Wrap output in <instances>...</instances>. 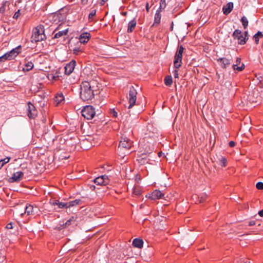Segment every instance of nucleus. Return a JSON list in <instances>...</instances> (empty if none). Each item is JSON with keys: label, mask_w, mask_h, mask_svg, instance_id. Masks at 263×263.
<instances>
[{"label": "nucleus", "mask_w": 263, "mask_h": 263, "mask_svg": "<svg viewBox=\"0 0 263 263\" xmlns=\"http://www.w3.org/2000/svg\"><path fill=\"white\" fill-rule=\"evenodd\" d=\"M96 83L94 81L90 82L84 81L81 85L80 98L84 102L89 103L94 98L96 89L97 86H95Z\"/></svg>", "instance_id": "f03ea898"}, {"label": "nucleus", "mask_w": 263, "mask_h": 263, "mask_svg": "<svg viewBox=\"0 0 263 263\" xmlns=\"http://www.w3.org/2000/svg\"><path fill=\"white\" fill-rule=\"evenodd\" d=\"M103 2H105L106 1H107L108 0H102Z\"/></svg>", "instance_id": "13d9d810"}, {"label": "nucleus", "mask_w": 263, "mask_h": 263, "mask_svg": "<svg viewBox=\"0 0 263 263\" xmlns=\"http://www.w3.org/2000/svg\"><path fill=\"white\" fill-rule=\"evenodd\" d=\"M64 101V97L62 92H58L53 98L54 106H57Z\"/></svg>", "instance_id": "dca6fc26"}, {"label": "nucleus", "mask_w": 263, "mask_h": 263, "mask_svg": "<svg viewBox=\"0 0 263 263\" xmlns=\"http://www.w3.org/2000/svg\"><path fill=\"white\" fill-rule=\"evenodd\" d=\"M91 36L88 32H84L82 33L79 37L80 42L81 43L85 44L88 42Z\"/></svg>", "instance_id": "aec40b11"}, {"label": "nucleus", "mask_w": 263, "mask_h": 263, "mask_svg": "<svg viewBox=\"0 0 263 263\" xmlns=\"http://www.w3.org/2000/svg\"><path fill=\"white\" fill-rule=\"evenodd\" d=\"M229 145L230 147H233L235 146V142L233 141H231L230 142H229Z\"/></svg>", "instance_id": "37998d69"}, {"label": "nucleus", "mask_w": 263, "mask_h": 263, "mask_svg": "<svg viewBox=\"0 0 263 263\" xmlns=\"http://www.w3.org/2000/svg\"><path fill=\"white\" fill-rule=\"evenodd\" d=\"M174 77L175 78H178V75H179L178 70L176 68L174 71Z\"/></svg>", "instance_id": "a19ab883"}, {"label": "nucleus", "mask_w": 263, "mask_h": 263, "mask_svg": "<svg viewBox=\"0 0 263 263\" xmlns=\"http://www.w3.org/2000/svg\"><path fill=\"white\" fill-rule=\"evenodd\" d=\"M90 188L92 189V190H94L95 189V186H93V185H92L90 186Z\"/></svg>", "instance_id": "4d7b16f0"}, {"label": "nucleus", "mask_w": 263, "mask_h": 263, "mask_svg": "<svg viewBox=\"0 0 263 263\" xmlns=\"http://www.w3.org/2000/svg\"><path fill=\"white\" fill-rule=\"evenodd\" d=\"M45 28L43 25H39L32 30V34L31 37V42L32 43H36L46 39V35L44 33Z\"/></svg>", "instance_id": "7ed1b4c3"}, {"label": "nucleus", "mask_w": 263, "mask_h": 263, "mask_svg": "<svg viewBox=\"0 0 263 263\" xmlns=\"http://www.w3.org/2000/svg\"><path fill=\"white\" fill-rule=\"evenodd\" d=\"M217 61L220 63L221 67L223 68H226L231 64V60L226 58H220Z\"/></svg>", "instance_id": "6ab92c4d"}, {"label": "nucleus", "mask_w": 263, "mask_h": 263, "mask_svg": "<svg viewBox=\"0 0 263 263\" xmlns=\"http://www.w3.org/2000/svg\"><path fill=\"white\" fill-rule=\"evenodd\" d=\"M20 46L14 48L12 50H11L10 51L7 52L5 53V57H6V59L8 60H10L12 59H13L15 57H16L18 54L19 53V48Z\"/></svg>", "instance_id": "2eb2a0df"}, {"label": "nucleus", "mask_w": 263, "mask_h": 263, "mask_svg": "<svg viewBox=\"0 0 263 263\" xmlns=\"http://www.w3.org/2000/svg\"><path fill=\"white\" fill-rule=\"evenodd\" d=\"M71 145L72 148L74 149L77 144V141H75L73 142L70 143L69 141H66L63 139L62 137L60 135L57 136L52 140V145L55 149H54L53 154V160L56 159L64 160L67 159L69 157V155L64 152V145Z\"/></svg>", "instance_id": "f257e3e1"}, {"label": "nucleus", "mask_w": 263, "mask_h": 263, "mask_svg": "<svg viewBox=\"0 0 263 263\" xmlns=\"http://www.w3.org/2000/svg\"><path fill=\"white\" fill-rule=\"evenodd\" d=\"M112 114L114 117H117L118 113L115 110L112 111Z\"/></svg>", "instance_id": "09e8293b"}, {"label": "nucleus", "mask_w": 263, "mask_h": 263, "mask_svg": "<svg viewBox=\"0 0 263 263\" xmlns=\"http://www.w3.org/2000/svg\"><path fill=\"white\" fill-rule=\"evenodd\" d=\"M164 194L159 190H156L154 191L149 196V198L152 200H156L161 198Z\"/></svg>", "instance_id": "a211bd4d"}, {"label": "nucleus", "mask_w": 263, "mask_h": 263, "mask_svg": "<svg viewBox=\"0 0 263 263\" xmlns=\"http://www.w3.org/2000/svg\"><path fill=\"white\" fill-rule=\"evenodd\" d=\"M173 27H174V23H173V22H172V23H171V26L170 28V30L171 31H173Z\"/></svg>", "instance_id": "5fc2aeb1"}, {"label": "nucleus", "mask_w": 263, "mask_h": 263, "mask_svg": "<svg viewBox=\"0 0 263 263\" xmlns=\"http://www.w3.org/2000/svg\"><path fill=\"white\" fill-rule=\"evenodd\" d=\"M133 193L137 196H140L141 194V191L139 189L135 188Z\"/></svg>", "instance_id": "e433bc0d"}, {"label": "nucleus", "mask_w": 263, "mask_h": 263, "mask_svg": "<svg viewBox=\"0 0 263 263\" xmlns=\"http://www.w3.org/2000/svg\"><path fill=\"white\" fill-rule=\"evenodd\" d=\"M10 157H7L0 160V169L6 163L9 162Z\"/></svg>", "instance_id": "2f4dec72"}, {"label": "nucleus", "mask_w": 263, "mask_h": 263, "mask_svg": "<svg viewBox=\"0 0 263 263\" xmlns=\"http://www.w3.org/2000/svg\"><path fill=\"white\" fill-rule=\"evenodd\" d=\"M146 11L147 12H148V11H149V6H148V3L146 4Z\"/></svg>", "instance_id": "6e6d98bb"}, {"label": "nucleus", "mask_w": 263, "mask_h": 263, "mask_svg": "<svg viewBox=\"0 0 263 263\" xmlns=\"http://www.w3.org/2000/svg\"><path fill=\"white\" fill-rule=\"evenodd\" d=\"M81 202L80 199H76L73 201H71L67 202L68 204V208H70L71 206H73L76 205H79Z\"/></svg>", "instance_id": "c756f323"}, {"label": "nucleus", "mask_w": 263, "mask_h": 263, "mask_svg": "<svg viewBox=\"0 0 263 263\" xmlns=\"http://www.w3.org/2000/svg\"><path fill=\"white\" fill-rule=\"evenodd\" d=\"M93 181L97 185H106L108 184L109 180L108 176L104 175L97 177L94 179Z\"/></svg>", "instance_id": "9b49d317"}, {"label": "nucleus", "mask_w": 263, "mask_h": 263, "mask_svg": "<svg viewBox=\"0 0 263 263\" xmlns=\"http://www.w3.org/2000/svg\"><path fill=\"white\" fill-rule=\"evenodd\" d=\"M71 224H72V222L70 221V220H69V219H68L66 221V222L63 226H64V227L65 228L66 227L70 226Z\"/></svg>", "instance_id": "79ce46f5"}, {"label": "nucleus", "mask_w": 263, "mask_h": 263, "mask_svg": "<svg viewBox=\"0 0 263 263\" xmlns=\"http://www.w3.org/2000/svg\"><path fill=\"white\" fill-rule=\"evenodd\" d=\"M258 214L260 216L263 217V209L259 211Z\"/></svg>", "instance_id": "864d4df0"}, {"label": "nucleus", "mask_w": 263, "mask_h": 263, "mask_svg": "<svg viewBox=\"0 0 263 263\" xmlns=\"http://www.w3.org/2000/svg\"><path fill=\"white\" fill-rule=\"evenodd\" d=\"M82 115L86 119H92L96 115L95 108L90 105H87L82 109Z\"/></svg>", "instance_id": "423d86ee"}, {"label": "nucleus", "mask_w": 263, "mask_h": 263, "mask_svg": "<svg viewBox=\"0 0 263 263\" xmlns=\"http://www.w3.org/2000/svg\"><path fill=\"white\" fill-rule=\"evenodd\" d=\"M96 10H93L89 14V15H88V18L89 19H91L95 15H96Z\"/></svg>", "instance_id": "4c0bfd02"}, {"label": "nucleus", "mask_w": 263, "mask_h": 263, "mask_svg": "<svg viewBox=\"0 0 263 263\" xmlns=\"http://www.w3.org/2000/svg\"><path fill=\"white\" fill-rule=\"evenodd\" d=\"M137 22L135 19L130 21L128 24L127 32H132L135 29Z\"/></svg>", "instance_id": "a878e982"}, {"label": "nucleus", "mask_w": 263, "mask_h": 263, "mask_svg": "<svg viewBox=\"0 0 263 263\" xmlns=\"http://www.w3.org/2000/svg\"><path fill=\"white\" fill-rule=\"evenodd\" d=\"M232 36L234 40L238 41V43L239 45H245L247 41V38L243 37V33L240 30H235L232 33Z\"/></svg>", "instance_id": "6e6552de"}, {"label": "nucleus", "mask_w": 263, "mask_h": 263, "mask_svg": "<svg viewBox=\"0 0 263 263\" xmlns=\"http://www.w3.org/2000/svg\"><path fill=\"white\" fill-rule=\"evenodd\" d=\"M20 10H18L17 12H16L15 13V14H14L13 15V18H15V19H17L19 15H20Z\"/></svg>", "instance_id": "58836bf2"}, {"label": "nucleus", "mask_w": 263, "mask_h": 263, "mask_svg": "<svg viewBox=\"0 0 263 263\" xmlns=\"http://www.w3.org/2000/svg\"><path fill=\"white\" fill-rule=\"evenodd\" d=\"M27 115L29 118H34L37 114V111L35 109L34 106L29 102L28 103Z\"/></svg>", "instance_id": "ddd939ff"}, {"label": "nucleus", "mask_w": 263, "mask_h": 263, "mask_svg": "<svg viewBox=\"0 0 263 263\" xmlns=\"http://www.w3.org/2000/svg\"><path fill=\"white\" fill-rule=\"evenodd\" d=\"M4 9L5 8L4 7H0V14L4 12Z\"/></svg>", "instance_id": "603ef678"}, {"label": "nucleus", "mask_w": 263, "mask_h": 263, "mask_svg": "<svg viewBox=\"0 0 263 263\" xmlns=\"http://www.w3.org/2000/svg\"><path fill=\"white\" fill-rule=\"evenodd\" d=\"M233 3L232 2L228 3L226 5L224 6L222 8L223 13L225 15H228L233 10Z\"/></svg>", "instance_id": "412c9836"}, {"label": "nucleus", "mask_w": 263, "mask_h": 263, "mask_svg": "<svg viewBox=\"0 0 263 263\" xmlns=\"http://www.w3.org/2000/svg\"><path fill=\"white\" fill-rule=\"evenodd\" d=\"M24 176V173L19 171L17 172L16 173H14L12 177H10L9 178V182H20L23 178V177Z\"/></svg>", "instance_id": "4468645a"}, {"label": "nucleus", "mask_w": 263, "mask_h": 263, "mask_svg": "<svg viewBox=\"0 0 263 263\" xmlns=\"http://www.w3.org/2000/svg\"><path fill=\"white\" fill-rule=\"evenodd\" d=\"M6 228L8 229H12L13 228V224L12 222L9 223L6 226Z\"/></svg>", "instance_id": "ea45409f"}, {"label": "nucleus", "mask_w": 263, "mask_h": 263, "mask_svg": "<svg viewBox=\"0 0 263 263\" xmlns=\"http://www.w3.org/2000/svg\"><path fill=\"white\" fill-rule=\"evenodd\" d=\"M162 11L157 10L155 14L154 23L152 25V27L157 26L160 23L161 15V12Z\"/></svg>", "instance_id": "4be33fe9"}, {"label": "nucleus", "mask_w": 263, "mask_h": 263, "mask_svg": "<svg viewBox=\"0 0 263 263\" xmlns=\"http://www.w3.org/2000/svg\"><path fill=\"white\" fill-rule=\"evenodd\" d=\"M52 124V122L50 121V126H51Z\"/></svg>", "instance_id": "bf43d9fd"}, {"label": "nucleus", "mask_w": 263, "mask_h": 263, "mask_svg": "<svg viewBox=\"0 0 263 263\" xmlns=\"http://www.w3.org/2000/svg\"><path fill=\"white\" fill-rule=\"evenodd\" d=\"M137 91L136 89L133 86H130L129 88L128 97H127L129 102V105L128 106V109L132 108L134 105L136 104V102L137 100Z\"/></svg>", "instance_id": "39448f33"}, {"label": "nucleus", "mask_w": 263, "mask_h": 263, "mask_svg": "<svg viewBox=\"0 0 263 263\" xmlns=\"http://www.w3.org/2000/svg\"><path fill=\"white\" fill-rule=\"evenodd\" d=\"M232 67L234 70H237L238 71H241L245 68L243 64H242L241 66H238L237 64H234Z\"/></svg>", "instance_id": "72a5a7b5"}, {"label": "nucleus", "mask_w": 263, "mask_h": 263, "mask_svg": "<svg viewBox=\"0 0 263 263\" xmlns=\"http://www.w3.org/2000/svg\"><path fill=\"white\" fill-rule=\"evenodd\" d=\"M64 16L59 12H52L50 13V22L52 25L58 24L59 22L63 21Z\"/></svg>", "instance_id": "1a4fd4ad"}, {"label": "nucleus", "mask_w": 263, "mask_h": 263, "mask_svg": "<svg viewBox=\"0 0 263 263\" xmlns=\"http://www.w3.org/2000/svg\"><path fill=\"white\" fill-rule=\"evenodd\" d=\"M69 220H70V221L72 223V222H74L76 221V218H74V217H71Z\"/></svg>", "instance_id": "3c124183"}, {"label": "nucleus", "mask_w": 263, "mask_h": 263, "mask_svg": "<svg viewBox=\"0 0 263 263\" xmlns=\"http://www.w3.org/2000/svg\"><path fill=\"white\" fill-rule=\"evenodd\" d=\"M133 142L127 138H122L119 142L118 149L122 148L127 150L129 149L132 146Z\"/></svg>", "instance_id": "9d476101"}, {"label": "nucleus", "mask_w": 263, "mask_h": 263, "mask_svg": "<svg viewBox=\"0 0 263 263\" xmlns=\"http://www.w3.org/2000/svg\"><path fill=\"white\" fill-rule=\"evenodd\" d=\"M206 197V195H202L200 197V202H201L204 201L205 200Z\"/></svg>", "instance_id": "c03bdc74"}, {"label": "nucleus", "mask_w": 263, "mask_h": 263, "mask_svg": "<svg viewBox=\"0 0 263 263\" xmlns=\"http://www.w3.org/2000/svg\"><path fill=\"white\" fill-rule=\"evenodd\" d=\"M240 62H241V59L239 58H237L236 59V64H237L238 65V64H239L240 63Z\"/></svg>", "instance_id": "de8ad7c7"}, {"label": "nucleus", "mask_w": 263, "mask_h": 263, "mask_svg": "<svg viewBox=\"0 0 263 263\" xmlns=\"http://www.w3.org/2000/svg\"><path fill=\"white\" fill-rule=\"evenodd\" d=\"M126 12H124L123 14H124V15H126Z\"/></svg>", "instance_id": "052dcab7"}, {"label": "nucleus", "mask_w": 263, "mask_h": 263, "mask_svg": "<svg viewBox=\"0 0 263 263\" xmlns=\"http://www.w3.org/2000/svg\"><path fill=\"white\" fill-rule=\"evenodd\" d=\"M260 37H263V34L261 32L258 31L257 33H256L254 36L253 38L255 40V42L256 44H258L259 40Z\"/></svg>", "instance_id": "c85d7f7f"}, {"label": "nucleus", "mask_w": 263, "mask_h": 263, "mask_svg": "<svg viewBox=\"0 0 263 263\" xmlns=\"http://www.w3.org/2000/svg\"><path fill=\"white\" fill-rule=\"evenodd\" d=\"M24 214H27L28 215H32L33 214V207L32 205L29 204L25 206V212L21 213V215H23Z\"/></svg>", "instance_id": "393cba45"}, {"label": "nucleus", "mask_w": 263, "mask_h": 263, "mask_svg": "<svg viewBox=\"0 0 263 263\" xmlns=\"http://www.w3.org/2000/svg\"><path fill=\"white\" fill-rule=\"evenodd\" d=\"M132 245L134 247L141 249L143 247V241L140 238H135L133 240Z\"/></svg>", "instance_id": "b1692460"}, {"label": "nucleus", "mask_w": 263, "mask_h": 263, "mask_svg": "<svg viewBox=\"0 0 263 263\" xmlns=\"http://www.w3.org/2000/svg\"><path fill=\"white\" fill-rule=\"evenodd\" d=\"M5 60H7V59H6L5 55H3V56L0 57V62L1 61H5Z\"/></svg>", "instance_id": "49530a36"}, {"label": "nucleus", "mask_w": 263, "mask_h": 263, "mask_svg": "<svg viewBox=\"0 0 263 263\" xmlns=\"http://www.w3.org/2000/svg\"><path fill=\"white\" fill-rule=\"evenodd\" d=\"M53 198L52 194L50 192V208H53V210H55L57 212H59L60 209H67L68 204L67 202H60L59 200H57L53 201H51V198Z\"/></svg>", "instance_id": "0eeeda50"}, {"label": "nucleus", "mask_w": 263, "mask_h": 263, "mask_svg": "<svg viewBox=\"0 0 263 263\" xmlns=\"http://www.w3.org/2000/svg\"><path fill=\"white\" fill-rule=\"evenodd\" d=\"M76 65V62L73 60L67 63L64 67L65 74L67 76L70 75L73 71Z\"/></svg>", "instance_id": "f8f14e48"}, {"label": "nucleus", "mask_w": 263, "mask_h": 263, "mask_svg": "<svg viewBox=\"0 0 263 263\" xmlns=\"http://www.w3.org/2000/svg\"><path fill=\"white\" fill-rule=\"evenodd\" d=\"M243 37H247V41L249 39V34H248V32L247 31H246L244 32L243 33Z\"/></svg>", "instance_id": "a18cd8bd"}, {"label": "nucleus", "mask_w": 263, "mask_h": 263, "mask_svg": "<svg viewBox=\"0 0 263 263\" xmlns=\"http://www.w3.org/2000/svg\"><path fill=\"white\" fill-rule=\"evenodd\" d=\"M256 187L258 190H263V182H257L256 184Z\"/></svg>", "instance_id": "c9c22d12"}, {"label": "nucleus", "mask_w": 263, "mask_h": 263, "mask_svg": "<svg viewBox=\"0 0 263 263\" xmlns=\"http://www.w3.org/2000/svg\"><path fill=\"white\" fill-rule=\"evenodd\" d=\"M61 68H58L56 70H52L51 71V73H50V75H52V79H50V84L52 83H53L54 81H57L60 79L61 74L60 71Z\"/></svg>", "instance_id": "f3484780"}, {"label": "nucleus", "mask_w": 263, "mask_h": 263, "mask_svg": "<svg viewBox=\"0 0 263 263\" xmlns=\"http://www.w3.org/2000/svg\"><path fill=\"white\" fill-rule=\"evenodd\" d=\"M33 64L31 62H28L25 64V67L23 68V71H28L33 68Z\"/></svg>", "instance_id": "cd10ccee"}, {"label": "nucleus", "mask_w": 263, "mask_h": 263, "mask_svg": "<svg viewBox=\"0 0 263 263\" xmlns=\"http://www.w3.org/2000/svg\"><path fill=\"white\" fill-rule=\"evenodd\" d=\"M241 22L242 23L244 29H246L248 25V21L247 17L245 16H243L241 18Z\"/></svg>", "instance_id": "473e14b6"}, {"label": "nucleus", "mask_w": 263, "mask_h": 263, "mask_svg": "<svg viewBox=\"0 0 263 263\" xmlns=\"http://www.w3.org/2000/svg\"><path fill=\"white\" fill-rule=\"evenodd\" d=\"M255 224V221H250L249 223V226H252Z\"/></svg>", "instance_id": "8fccbe9b"}, {"label": "nucleus", "mask_w": 263, "mask_h": 263, "mask_svg": "<svg viewBox=\"0 0 263 263\" xmlns=\"http://www.w3.org/2000/svg\"><path fill=\"white\" fill-rule=\"evenodd\" d=\"M166 7V3L165 0H160V6L158 10L162 11Z\"/></svg>", "instance_id": "f704fd0d"}, {"label": "nucleus", "mask_w": 263, "mask_h": 263, "mask_svg": "<svg viewBox=\"0 0 263 263\" xmlns=\"http://www.w3.org/2000/svg\"><path fill=\"white\" fill-rule=\"evenodd\" d=\"M164 83L167 86H171L172 85L173 80L171 76H167L165 77Z\"/></svg>", "instance_id": "bb28decb"}, {"label": "nucleus", "mask_w": 263, "mask_h": 263, "mask_svg": "<svg viewBox=\"0 0 263 263\" xmlns=\"http://www.w3.org/2000/svg\"><path fill=\"white\" fill-rule=\"evenodd\" d=\"M218 160H219L220 165L222 167L226 166L227 163V160L225 157H224L223 156H220L219 157V158L218 159Z\"/></svg>", "instance_id": "7c9ffc66"}, {"label": "nucleus", "mask_w": 263, "mask_h": 263, "mask_svg": "<svg viewBox=\"0 0 263 263\" xmlns=\"http://www.w3.org/2000/svg\"><path fill=\"white\" fill-rule=\"evenodd\" d=\"M58 27L54 29V30L52 32V34H54V36L52 39H57L61 37L63 35H66L68 32V29H65L62 31H59L57 33H55Z\"/></svg>", "instance_id": "5701e85b"}, {"label": "nucleus", "mask_w": 263, "mask_h": 263, "mask_svg": "<svg viewBox=\"0 0 263 263\" xmlns=\"http://www.w3.org/2000/svg\"><path fill=\"white\" fill-rule=\"evenodd\" d=\"M184 48L182 45H179L174 57V66L176 69L180 68L182 64V54Z\"/></svg>", "instance_id": "20e7f679"}]
</instances>
